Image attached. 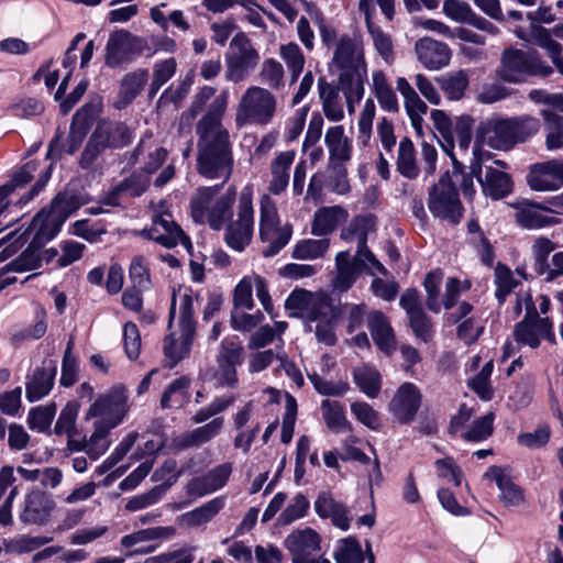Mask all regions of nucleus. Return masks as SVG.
Here are the masks:
<instances>
[{"label": "nucleus", "instance_id": "45", "mask_svg": "<svg viewBox=\"0 0 563 563\" xmlns=\"http://www.w3.org/2000/svg\"><path fill=\"white\" fill-rule=\"evenodd\" d=\"M91 121L92 111L90 106L86 104L76 111L68 135V146L66 148L68 154H74L80 147L89 131Z\"/></svg>", "mask_w": 563, "mask_h": 563}, {"label": "nucleus", "instance_id": "42", "mask_svg": "<svg viewBox=\"0 0 563 563\" xmlns=\"http://www.w3.org/2000/svg\"><path fill=\"white\" fill-rule=\"evenodd\" d=\"M285 547L294 556L310 555L320 549V536L311 528L294 530L286 537Z\"/></svg>", "mask_w": 563, "mask_h": 563}, {"label": "nucleus", "instance_id": "1", "mask_svg": "<svg viewBox=\"0 0 563 563\" xmlns=\"http://www.w3.org/2000/svg\"><path fill=\"white\" fill-rule=\"evenodd\" d=\"M285 308L291 317L305 320L306 331L313 332L318 342L328 346L335 344L334 327L342 312L329 296L295 289L285 300Z\"/></svg>", "mask_w": 563, "mask_h": 563}, {"label": "nucleus", "instance_id": "20", "mask_svg": "<svg viewBox=\"0 0 563 563\" xmlns=\"http://www.w3.org/2000/svg\"><path fill=\"white\" fill-rule=\"evenodd\" d=\"M54 509L55 501L49 494L38 488H32L24 495L19 519L24 525H45Z\"/></svg>", "mask_w": 563, "mask_h": 563}, {"label": "nucleus", "instance_id": "32", "mask_svg": "<svg viewBox=\"0 0 563 563\" xmlns=\"http://www.w3.org/2000/svg\"><path fill=\"white\" fill-rule=\"evenodd\" d=\"M318 93L324 117L334 123L343 121L345 118L344 104L346 103L340 88L320 77L318 79Z\"/></svg>", "mask_w": 563, "mask_h": 563}, {"label": "nucleus", "instance_id": "31", "mask_svg": "<svg viewBox=\"0 0 563 563\" xmlns=\"http://www.w3.org/2000/svg\"><path fill=\"white\" fill-rule=\"evenodd\" d=\"M396 88L404 99V108L410 119L411 125L418 135L423 134V117L428 112L427 103L420 98L416 89L405 77L396 79Z\"/></svg>", "mask_w": 563, "mask_h": 563}, {"label": "nucleus", "instance_id": "64", "mask_svg": "<svg viewBox=\"0 0 563 563\" xmlns=\"http://www.w3.org/2000/svg\"><path fill=\"white\" fill-rule=\"evenodd\" d=\"M177 62L174 57L157 60L153 65L151 90L157 92L176 73Z\"/></svg>", "mask_w": 563, "mask_h": 563}, {"label": "nucleus", "instance_id": "62", "mask_svg": "<svg viewBox=\"0 0 563 563\" xmlns=\"http://www.w3.org/2000/svg\"><path fill=\"white\" fill-rule=\"evenodd\" d=\"M279 55L285 62L288 70L290 71L291 80H297L299 75L303 70V66L306 63L305 56L300 47L295 43L282 45L279 47Z\"/></svg>", "mask_w": 563, "mask_h": 563}, {"label": "nucleus", "instance_id": "4", "mask_svg": "<svg viewBox=\"0 0 563 563\" xmlns=\"http://www.w3.org/2000/svg\"><path fill=\"white\" fill-rule=\"evenodd\" d=\"M81 205L80 198L76 195L67 192L56 195L48 207L36 213L29 227V233L33 235L32 243L42 246L53 240L65 221Z\"/></svg>", "mask_w": 563, "mask_h": 563}, {"label": "nucleus", "instance_id": "54", "mask_svg": "<svg viewBox=\"0 0 563 563\" xmlns=\"http://www.w3.org/2000/svg\"><path fill=\"white\" fill-rule=\"evenodd\" d=\"M495 416L488 412L475 419L465 430L460 433V438L470 442H481L488 439L494 430Z\"/></svg>", "mask_w": 563, "mask_h": 563}, {"label": "nucleus", "instance_id": "58", "mask_svg": "<svg viewBox=\"0 0 563 563\" xmlns=\"http://www.w3.org/2000/svg\"><path fill=\"white\" fill-rule=\"evenodd\" d=\"M238 396L235 394H228L216 397L208 406L199 409L191 418L192 422L199 424L210 418L225 411L236 401Z\"/></svg>", "mask_w": 563, "mask_h": 563}, {"label": "nucleus", "instance_id": "18", "mask_svg": "<svg viewBox=\"0 0 563 563\" xmlns=\"http://www.w3.org/2000/svg\"><path fill=\"white\" fill-rule=\"evenodd\" d=\"M515 219L525 229L534 230L551 227L559 223L553 217L543 212L559 213L563 209V192L545 200L544 205L534 203L529 200L518 202L516 206Z\"/></svg>", "mask_w": 563, "mask_h": 563}, {"label": "nucleus", "instance_id": "41", "mask_svg": "<svg viewBox=\"0 0 563 563\" xmlns=\"http://www.w3.org/2000/svg\"><path fill=\"white\" fill-rule=\"evenodd\" d=\"M485 477L496 482L499 488V498L507 507H520L525 504V493L498 466H492Z\"/></svg>", "mask_w": 563, "mask_h": 563}, {"label": "nucleus", "instance_id": "22", "mask_svg": "<svg viewBox=\"0 0 563 563\" xmlns=\"http://www.w3.org/2000/svg\"><path fill=\"white\" fill-rule=\"evenodd\" d=\"M421 405V393L412 383H404L395 393L388 409L400 423L412 421Z\"/></svg>", "mask_w": 563, "mask_h": 563}, {"label": "nucleus", "instance_id": "51", "mask_svg": "<svg viewBox=\"0 0 563 563\" xmlns=\"http://www.w3.org/2000/svg\"><path fill=\"white\" fill-rule=\"evenodd\" d=\"M225 498L223 496L216 497L202 506L184 515L185 522L190 527H199L209 522L216 515L223 509Z\"/></svg>", "mask_w": 563, "mask_h": 563}, {"label": "nucleus", "instance_id": "36", "mask_svg": "<svg viewBox=\"0 0 563 563\" xmlns=\"http://www.w3.org/2000/svg\"><path fill=\"white\" fill-rule=\"evenodd\" d=\"M223 424V417H216L208 423L178 435L173 444L178 450L202 445L214 439L222 431Z\"/></svg>", "mask_w": 563, "mask_h": 563}, {"label": "nucleus", "instance_id": "11", "mask_svg": "<svg viewBox=\"0 0 563 563\" xmlns=\"http://www.w3.org/2000/svg\"><path fill=\"white\" fill-rule=\"evenodd\" d=\"M131 141L132 133L124 123L99 122L81 154V167L88 168L106 148H121L130 144Z\"/></svg>", "mask_w": 563, "mask_h": 563}, {"label": "nucleus", "instance_id": "17", "mask_svg": "<svg viewBox=\"0 0 563 563\" xmlns=\"http://www.w3.org/2000/svg\"><path fill=\"white\" fill-rule=\"evenodd\" d=\"M140 234L168 249L178 244H181L187 251L192 249L190 238L176 223L173 214L165 208V202L163 201L154 212L152 225L144 228Z\"/></svg>", "mask_w": 563, "mask_h": 563}, {"label": "nucleus", "instance_id": "19", "mask_svg": "<svg viewBox=\"0 0 563 563\" xmlns=\"http://www.w3.org/2000/svg\"><path fill=\"white\" fill-rule=\"evenodd\" d=\"M150 51L147 41L125 31L111 34L106 47V63L115 67L132 62Z\"/></svg>", "mask_w": 563, "mask_h": 563}, {"label": "nucleus", "instance_id": "23", "mask_svg": "<svg viewBox=\"0 0 563 563\" xmlns=\"http://www.w3.org/2000/svg\"><path fill=\"white\" fill-rule=\"evenodd\" d=\"M313 508L321 519H329L342 531H347L353 521L351 508L334 498L330 492H321L317 496Z\"/></svg>", "mask_w": 563, "mask_h": 563}, {"label": "nucleus", "instance_id": "37", "mask_svg": "<svg viewBox=\"0 0 563 563\" xmlns=\"http://www.w3.org/2000/svg\"><path fill=\"white\" fill-rule=\"evenodd\" d=\"M484 168V175L476 174V179L485 196L498 200L510 194L511 179L507 173L494 166L485 165Z\"/></svg>", "mask_w": 563, "mask_h": 563}, {"label": "nucleus", "instance_id": "26", "mask_svg": "<svg viewBox=\"0 0 563 563\" xmlns=\"http://www.w3.org/2000/svg\"><path fill=\"white\" fill-rule=\"evenodd\" d=\"M232 463L225 462L208 471L205 475L194 477L186 486L189 496L202 497L224 487L232 474Z\"/></svg>", "mask_w": 563, "mask_h": 563}, {"label": "nucleus", "instance_id": "63", "mask_svg": "<svg viewBox=\"0 0 563 563\" xmlns=\"http://www.w3.org/2000/svg\"><path fill=\"white\" fill-rule=\"evenodd\" d=\"M336 563H363L364 555L362 548L354 538L341 540L333 553Z\"/></svg>", "mask_w": 563, "mask_h": 563}, {"label": "nucleus", "instance_id": "34", "mask_svg": "<svg viewBox=\"0 0 563 563\" xmlns=\"http://www.w3.org/2000/svg\"><path fill=\"white\" fill-rule=\"evenodd\" d=\"M229 101V90L223 89L211 102L207 113L197 124V134H229L222 126L221 119L224 115Z\"/></svg>", "mask_w": 563, "mask_h": 563}, {"label": "nucleus", "instance_id": "44", "mask_svg": "<svg viewBox=\"0 0 563 563\" xmlns=\"http://www.w3.org/2000/svg\"><path fill=\"white\" fill-rule=\"evenodd\" d=\"M195 333L188 334L185 330L172 332L164 341V354L168 366L174 367L179 361L186 357L191 349Z\"/></svg>", "mask_w": 563, "mask_h": 563}, {"label": "nucleus", "instance_id": "21", "mask_svg": "<svg viewBox=\"0 0 563 563\" xmlns=\"http://www.w3.org/2000/svg\"><path fill=\"white\" fill-rule=\"evenodd\" d=\"M527 183L536 191H555L563 187V162L551 159L530 166Z\"/></svg>", "mask_w": 563, "mask_h": 563}, {"label": "nucleus", "instance_id": "52", "mask_svg": "<svg viewBox=\"0 0 563 563\" xmlns=\"http://www.w3.org/2000/svg\"><path fill=\"white\" fill-rule=\"evenodd\" d=\"M545 121V147L549 151L563 148V115L550 110H542Z\"/></svg>", "mask_w": 563, "mask_h": 563}, {"label": "nucleus", "instance_id": "56", "mask_svg": "<svg viewBox=\"0 0 563 563\" xmlns=\"http://www.w3.org/2000/svg\"><path fill=\"white\" fill-rule=\"evenodd\" d=\"M329 247V239H306L295 245L292 257L297 260H316L322 257L328 252Z\"/></svg>", "mask_w": 563, "mask_h": 563}, {"label": "nucleus", "instance_id": "46", "mask_svg": "<svg viewBox=\"0 0 563 563\" xmlns=\"http://www.w3.org/2000/svg\"><path fill=\"white\" fill-rule=\"evenodd\" d=\"M396 166L397 170L408 179H416L419 176L420 168L417 162L416 148L408 137L399 142Z\"/></svg>", "mask_w": 563, "mask_h": 563}, {"label": "nucleus", "instance_id": "49", "mask_svg": "<svg viewBox=\"0 0 563 563\" xmlns=\"http://www.w3.org/2000/svg\"><path fill=\"white\" fill-rule=\"evenodd\" d=\"M189 385L188 377H179L173 380L161 398V407L163 409L180 408L189 400Z\"/></svg>", "mask_w": 563, "mask_h": 563}, {"label": "nucleus", "instance_id": "5", "mask_svg": "<svg viewBox=\"0 0 563 563\" xmlns=\"http://www.w3.org/2000/svg\"><path fill=\"white\" fill-rule=\"evenodd\" d=\"M221 186L200 187L190 199V214L196 223L209 224L213 230H220L227 218L231 216L232 206L236 198V189L231 186L220 197Z\"/></svg>", "mask_w": 563, "mask_h": 563}, {"label": "nucleus", "instance_id": "14", "mask_svg": "<svg viewBox=\"0 0 563 563\" xmlns=\"http://www.w3.org/2000/svg\"><path fill=\"white\" fill-rule=\"evenodd\" d=\"M260 63V54L244 33L234 35L225 53V79L241 82Z\"/></svg>", "mask_w": 563, "mask_h": 563}, {"label": "nucleus", "instance_id": "27", "mask_svg": "<svg viewBox=\"0 0 563 563\" xmlns=\"http://www.w3.org/2000/svg\"><path fill=\"white\" fill-rule=\"evenodd\" d=\"M454 321L464 319L457 327V336L466 344H472L478 340L485 329L486 319L481 310H475L466 301L457 305L452 313Z\"/></svg>", "mask_w": 563, "mask_h": 563}, {"label": "nucleus", "instance_id": "61", "mask_svg": "<svg viewBox=\"0 0 563 563\" xmlns=\"http://www.w3.org/2000/svg\"><path fill=\"white\" fill-rule=\"evenodd\" d=\"M440 86L450 100H460L468 85L467 74L459 70L439 79Z\"/></svg>", "mask_w": 563, "mask_h": 563}, {"label": "nucleus", "instance_id": "38", "mask_svg": "<svg viewBox=\"0 0 563 563\" xmlns=\"http://www.w3.org/2000/svg\"><path fill=\"white\" fill-rule=\"evenodd\" d=\"M367 325L379 350L386 354H391L396 347V339L387 317L379 311H373L367 317Z\"/></svg>", "mask_w": 563, "mask_h": 563}, {"label": "nucleus", "instance_id": "2", "mask_svg": "<svg viewBox=\"0 0 563 563\" xmlns=\"http://www.w3.org/2000/svg\"><path fill=\"white\" fill-rule=\"evenodd\" d=\"M367 224L366 218L357 217L341 232L343 240L357 241V252L354 257L351 256L349 251L340 252L335 256L336 276L333 280V286L340 291H346L351 288L362 268L367 269L371 274H375V272L383 275L387 274L384 265L366 246Z\"/></svg>", "mask_w": 563, "mask_h": 563}, {"label": "nucleus", "instance_id": "53", "mask_svg": "<svg viewBox=\"0 0 563 563\" xmlns=\"http://www.w3.org/2000/svg\"><path fill=\"white\" fill-rule=\"evenodd\" d=\"M366 24L376 52L386 64H393L395 56L390 35L384 32L379 26L372 23L368 15L366 16Z\"/></svg>", "mask_w": 563, "mask_h": 563}, {"label": "nucleus", "instance_id": "28", "mask_svg": "<svg viewBox=\"0 0 563 563\" xmlns=\"http://www.w3.org/2000/svg\"><path fill=\"white\" fill-rule=\"evenodd\" d=\"M57 374V366L54 361L45 360L41 366L33 369L26 376L25 396L30 402L37 401L47 396L53 386L55 376Z\"/></svg>", "mask_w": 563, "mask_h": 563}, {"label": "nucleus", "instance_id": "12", "mask_svg": "<svg viewBox=\"0 0 563 563\" xmlns=\"http://www.w3.org/2000/svg\"><path fill=\"white\" fill-rule=\"evenodd\" d=\"M243 362V346L232 339H224L216 357V367L207 371L206 377L217 389L239 387L238 366Z\"/></svg>", "mask_w": 563, "mask_h": 563}, {"label": "nucleus", "instance_id": "9", "mask_svg": "<svg viewBox=\"0 0 563 563\" xmlns=\"http://www.w3.org/2000/svg\"><path fill=\"white\" fill-rule=\"evenodd\" d=\"M130 410L128 389L117 385L98 395L85 413L86 421L100 422L117 428Z\"/></svg>", "mask_w": 563, "mask_h": 563}, {"label": "nucleus", "instance_id": "13", "mask_svg": "<svg viewBox=\"0 0 563 563\" xmlns=\"http://www.w3.org/2000/svg\"><path fill=\"white\" fill-rule=\"evenodd\" d=\"M260 236L267 243L263 249L265 257L276 255L290 240L291 230L279 227V217L275 201L264 195L260 201Z\"/></svg>", "mask_w": 563, "mask_h": 563}, {"label": "nucleus", "instance_id": "24", "mask_svg": "<svg viewBox=\"0 0 563 563\" xmlns=\"http://www.w3.org/2000/svg\"><path fill=\"white\" fill-rule=\"evenodd\" d=\"M366 76V67L343 69L338 76V84L335 86L340 88V92L344 96L350 114L355 112L357 103L364 97Z\"/></svg>", "mask_w": 563, "mask_h": 563}, {"label": "nucleus", "instance_id": "8", "mask_svg": "<svg viewBox=\"0 0 563 563\" xmlns=\"http://www.w3.org/2000/svg\"><path fill=\"white\" fill-rule=\"evenodd\" d=\"M276 108L277 100L269 90L251 86L239 100L235 123L238 126L247 124L266 125L275 117Z\"/></svg>", "mask_w": 563, "mask_h": 563}, {"label": "nucleus", "instance_id": "16", "mask_svg": "<svg viewBox=\"0 0 563 563\" xmlns=\"http://www.w3.org/2000/svg\"><path fill=\"white\" fill-rule=\"evenodd\" d=\"M428 208L433 217L452 224H457L463 218L464 208L448 175L442 176L430 189Z\"/></svg>", "mask_w": 563, "mask_h": 563}, {"label": "nucleus", "instance_id": "55", "mask_svg": "<svg viewBox=\"0 0 563 563\" xmlns=\"http://www.w3.org/2000/svg\"><path fill=\"white\" fill-rule=\"evenodd\" d=\"M309 508L310 501L308 498L301 493L296 494L287 507L278 516V525L289 526L295 521L305 518L309 511Z\"/></svg>", "mask_w": 563, "mask_h": 563}, {"label": "nucleus", "instance_id": "50", "mask_svg": "<svg viewBox=\"0 0 563 563\" xmlns=\"http://www.w3.org/2000/svg\"><path fill=\"white\" fill-rule=\"evenodd\" d=\"M357 387L369 398H376L380 391L382 377L378 371L369 365H362L353 371Z\"/></svg>", "mask_w": 563, "mask_h": 563}, {"label": "nucleus", "instance_id": "35", "mask_svg": "<svg viewBox=\"0 0 563 563\" xmlns=\"http://www.w3.org/2000/svg\"><path fill=\"white\" fill-rule=\"evenodd\" d=\"M295 158L296 152L291 150L278 153L272 161L269 166L271 179L267 187L271 194L277 196L286 190Z\"/></svg>", "mask_w": 563, "mask_h": 563}, {"label": "nucleus", "instance_id": "59", "mask_svg": "<svg viewBox=\"0 0 563 563\" xmlns=\"http://www.w3.org/2000/svg\"><path fill=\"white\" fill-rule=\"evenodd\" d=\"M8 264L9 269H13L15 273H25L40 268L42 266L40 245L33 244L31 242L27 249H25L15 260Z\"/></svg>", "mask_w": 563, "mask_h": 563}, {"label": "nucleus", "instance_id": "39", "mask_svg": "<svg viewBox=\"0 0 563 563\" xmlns=\"http://www.w3.org/2000/svg\"><path fill=\"white\" fill-rule=\"evenodd\" d=\"M369 89L382 110L391 113L398 112L399 103L397 95L387 75L382 69H376L372 73Z\"/></svg>", "mask_w": 563, "mask_h": 563}, {"label": "nucleus", "instance_id": "6", "mask_svg": "<svg viewBox=\"0 0 563 563\" xmlns=\"http://www.w3.org/2000/svg\"><path fill=\"white\" fill-rule=\"evenodd\" d=\"M198 173L208 179L223 178L227 181L233 167L229 134H197Z\"/></svg>", "mask_w": 563, "mask_h": 563}, {"label": "nucleus", "instance_id": "48", "mask_svg": "<svg viewBox=\"0 0 563 563\" xmlns=\"http://www.w3.org/2000/svg\"><path fill=\"white\" fill-rule=\"evenodd\" d=\"M91 423V433L87 440V455L97 461L103 455L111 445L110 432L114 428L102 424L100 422L89 421Z\"/></svg>", "mask_w": 563, "mask_h": 563}, {"label": "nucleus", "instance_id": "30", "mask_svg": "<svg viewBox=\"0 0 563 563\" xmlns=\"http://www.w3.org/2000/svg\"><path fill=\"white\" fill-rule=\"evenodd\" d=\"M324 144L329 153V166L345 165L352 158L353 144L345 134L343 125H331L324 134Z\"/></svg>", "mask_w": 563, "mask_h": 563}, {"label": "nucleus", "instance_id": "3", "mask_svg": "<svg viewBox=\"0 0 563 563\" xmlns=\"http://www.w3.org/2000/svg\"><path fill=\"white\" fill-rule=\"evenodd\" d=\"M539 126V121L531 117H490L478 124L477 142L493 150L509 151L534 135Z\"/></svg>", "mask_w": 563, "mask_h": 563}, {"label": "nucleus", "instance_id": "60", "mask_svg": "<svg viewBox=\"0 0 563 563\" xmlns=\"http://www.w3.org/2000/svg\"><path fill=\"white\" fill-rule=\"evenodd\" d=\"M56 413L55 404L32 408L27 415V426L36 432H46Z\"/></svg>", "mask_w": 563, "mask_h": 563}, {"label": "nucleus", "instance_id": "7", "mask_svg": "<svg viewBox=\"0 0 563 563\" xmlns=\"http://www.w3.org/2000/svg\"><path fill=\"white\" fill-rule=\"evenodd\" d=\"M496 73L504 81L521 84L528 77H550L554 73V68L537 52H525L510 47L503 52Z\"/></svg>", "mask_w": 563, "mask_h": 563}, {"label": "nucleus", "instance_id": "43", "mask_svg": "<svg viewBox=\"0 0 563 563\" xmlns=\"http://www.w3.org/2000/svg\"><path fill=\"white\" fill-rule=\"evenodd\" d=\"M346 217V211L340 206L322 207L313 214L311 232L317 236L328 235L335 231Z\"/></svg>", "mask_w": 563, "mask_h": 563}, {"label": "nucleus", "instance_id": "40", "mask_svg": "<svg viewBox=\"0 0 563 563\" xmlns=\"http://www.w3.org/2000/svg\"><path fill=\"white\" fill-rule=\"evenodd\" d=\"M332 63L340 70L350 69L352 67H366L361 48L355 41L346 34L339 37Z\"/></svg>", "mask_w": 563, "mask_h": 563}, {"label": "nucleus", "instance_id": "47", "mask_svg": "<svg viewBox=\"0 0 563 563\" xmlns=\"http://www.w3.org/2000/svg\"><path fill=\"white\" fill-rule=\"evenodd\" d=\"M322 417L325 426L335 433L352 431V424L347 420L344 408L335 400L325 399L321 402Z\"/></svg>", "mask_w": 563, "mask_h": 563}, {"label": "nucleus", "instance_id": "25", "mask_svg": "<svg viewBox=\"0 0 563 563\" xmlns=\"http://www.w3.org/2000/svg\"><path fill=\"white\" fill-rule=\"evenodd\" d=\"M197 299L198 295L194 294L191 289H179L178 291H173L169 311V328L177 319L179 330H185L188 334L196 333L194 302Z\"/></svg>", "mask_w": 563, "mask_h": 563}, {"label": "nucleus", "instance_id": "15", "mask_svg": "<svg viewBox=\"0 0 563 563\" xmlns=\"http://www.w3.org/2000/svg\"><path fill=\"white\" fill-rule=\"evenodd\" d=\"M253 189L245 186L239 198L238 218L228 224L224 240L229 247L242 252L251 242L254 231Z\"/></svg>", "mask_w": 563, "mask_h": 563}, {"label": "nucleus", "instance_id": "10", "mask_svg": "<svg viewBox=\"0 0 563 563\" xmlns=\"http://www.w3.org/2000/svg\"><path fill=\"white\" fill-rule=\"evenodd\" d=\"M514 339L516 345L512 342H506L504 345V358L512 356L520 345L536 349L541 340L554 343L555 334L549 318H541L534 307L527 306L525 318L515 327Z\"/></svg>", "mask_w": 563, "mask_h": 563}, {"label": "nucleus", "instance_id": "33", "mask_svg": "<svg viewBox=\"0 0 563 563\" xmlns=\"http://www.w3.org/2000/svg\"><path fill=\"white\" fill-rule=\"evenodd\" d=\"M174 533L173 528L155 527L135 531L133 533L123 536L120 543L123 548L130 549V555L132 554H147L155 550L154 545L148 544L150 542L168 538Z\"/></svg>", "mask_w": 563, "mask_h": 563}, {"label": "nucleus", "instance_id": "57", "mask_svg": "<svg viewBox=\"0 0 563 563\" xmlns=\"http://www.w3.org/2000/svg\"><path fill=\"white\" fill-rule=\"evenodd\" d=\"M152 147L151 139H142L134 151V155H140L145 151L147 152V158L143 166V170L147 175L156 172L164 164L167 157L165 148L155 146L152 150Z\"/></svg>", "mask_w": 563, "mask_h": 563}, {"label": "nucleus", "instance_id": "29", "mask_svg": "<svg viewBox=\"0 0 563 563\" xmlns=\"http://www.w3.org/2000/svg\"><path fill=\"white\" fill-rule=\"evenodd\" d=\"M415 53L418 60L429 70H439L449 65L451 49L442 42L431 37H422L415 44Z\"/></svg>", "mask_w": 563, "mask_h": 563}]
</instances>
